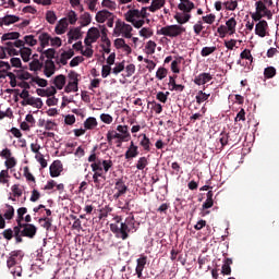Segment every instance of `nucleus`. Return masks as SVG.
Masks as SVG:
<instances>
[{
	"label": "nucleus",
	"mask_w": 279,
	"mask_h": 279,
	"mask_svg": "<svg viewBox=\"0 0 279 279\" xmlns=\"http://www.w3.org/2000/svg\"><path fill=\"white\" fill-rule=\"evenodd\" d=\"M38 232V228L32 223L20 222L14 227V238L16 243H23V236L34 239Z\"/></svg>",
	"instance_id": "nucleus-1"
},
{
	"label": "nucleus",
	"mask_w": 279,
	"mask_h": 279,
	"mask_svg": "<svg viewBox=\"0 0 279 279\" xmlns=\"http://www.w3.org/2000/svg\"><path fill=\"white\" fill-rule=\"evenodd\" d=\"M114 221L116 223L110 225V230L114 233L116 239H122V241L130 239V232H132V229L125 222H122L123 218L117 216L114 217Z\"/></svg>",
	"instance_id": "nucleus-2"
},
{
	"label": "nucleus",
	"mask_w": 279,
	"mask_h": 279,
	"mask_svg": "<svg viewBox=\"0 0 279 279\" xmlns=\"http://www.w3.org/2000/svg\"><path fill=\"white\" fill-rule=\"evenodd\" d=\"M184 32H186L184 26L174 24L161 27L159 31H157V34L168 36L169 38H178V36H182Z\"/></svg>",
	"instance_id": "nucleus-3"
},
{
	"label": "nucleus",
	"mask_w": 279,
	"mask_h": 279,
	"mask_svg": "<svg viewBox=\"0 0 279 279\" xmlns=\"http://www.w3.org/2000/svg\"><path fill=\"white\" fill-rule=\"evenodd\" d=\"M68 80L69 82L64 87V93H77L80 90V74L75 71H70Z\"/></svg>",
	"instance_id": "nucleus-4"
},
{
	"label": "nucleus",
	"mask_w": 279,
	"mask_h": 279,
	"mask_svg": "<svg viewBox=\"0 0 279 279\" xmlns=\"http://www.w3.org/2000/svg\"><path fill=\"white\" fill-rule=\"evenodd\" d=\"M21 260H23V252L22 251H12L7 260V266L9 269H12L16 265H20Z\"/></svg>",
	"instance_id": "nucleus-5"
},
{
	"label": "nucleus",
	"mask_w": 279,
	"mask_h": 279,
	"mask_svg": "<svg viewBox=\"0 0 279 279\" xmlns=\"http://www.w3.org/2000/svg\"><path fill=\"white\" fill-rule=\"evenodd\" d=\"M255 11L259 12L268 21H271V19H274V13L271 12V10H269V7L265 4V2H262L260 0L255 2Z\"/></svg>",
	"instance_id": "nucleus-6"
},
{
	"label": "nucleus",
	"mask_w": 279,
	"mask_h": 279,
	"mask_svg": "<svg viewBox=\"0 0 279 279\" xmlns=\"http://www.w3.org/2000/svg\"><path fill=\"white\" fill-rule=\"evenodd\" d=\"M146 265H147V256L141 255L136 259L135 274H136L137 278L143 279V271H144Z\"/></svg>",
	"instance_id": "nucleus-7"
},
{
	"label": "nucleus",
	"mask_w": 279,
	"mask_h": 279,
	"mask_svg": "<svg viewBox=\"0 0 279 279\" xmlns=\"http://www.w3.org/2000/svg\"><path fill=\"white\" fill-rule=\"evenodd\" d=\"M269 28V24L267 21L262 20L255 25V34L259 36V38H265L267 36V29Z\"/></svg>",
	"instance_id": "nucleus-8"
},
{
	"label": "nucleus",
	"mask_w": 279,
	"mask_h": 279,
	"mask_svg": "<svg viewBox=\"0 0 279 279\" xmlns=\"http://www.w3.org/2000/svg\"><path fill=\"white\" fill-rule=\"evenodd\" d=\"M62 171H64V168L62 166V161L54 160L50 165V177L51 178H59V175H60V173H62Z\"/></svg>",
	"instance_id": "nucleus-9"
},
{
	"label": "nucleus",
	"mask_w": 279,
	"mask_h": 279,
	"mask_svg": "<svg viewBox=\"0 0 279 279\" xmlns=\"http://www.w3.org/2000/svg\"><path fill=\"white\" fill-rule=\"evenodd\" d=\"M213 80V75L210 73L203 72L195 76L194 84L196 86H204V84H208Z\"/></svg>",
	"instance_id": "nucleus-10"
},
{
	"label": "nucleus",
	"mask_w": 279,
	"mask_h": 279,
	"mask_svg": "<svg viewBox=\"0 0 279 279\" xmlns=\"http://www.w3.org/2000/svg\"><path fill=\"white\" fill-rule=\"evenodd\" d=\"M90 168L94 172L93 178H101L102 180H106V172L104 171V168H101V163L94 162L90 165Z\"/></svg>",
	"instance_id": "nucleus-11"
},
{
	"label": "nucleus",
	"mask_w": 279,
	"mask_h": 279,
	"mask_svg": "<svg viewBox=\"0 0 279 279\" xmlns=\"http://www.w3.org/2000/svg\"><path fill=\"white\" fill-rule=\"evenodd\" d=\"M68 43L71 45L73 40H80L82 38V27H75L68 32Z\"/></svg>",
	"instance_id": "nucleus-12"
},
{
	"label": "nucleus",
	"mask_w": 279,
	"mask_h": 279,
	"mask_svg": "<svg viewBox=\"0 0 279 279\" xmlns=\"http://www.w3.org/2000/svg\"><path fill=\"white\" fill-rule=\"evenodd\" d=\"M181 3L178 4V8L181 12L189 13L192 10H195V3H193L191 0H180Z\"/></svg>",
	"instance_id": "nucleus-13"
},
{
	"label": "nucleus",
	"mask_w": 279,
	"mask_h": 279,
	"mask_svg": "<svg viewBox=\"0 0 279 279\" xmlns=\"http://www.w3.org/2000/svg\"><path fill=\"white\" fill-rule=\"evenodd\" d=\"M69 28V20L66 17L61 19L56 26V34L62 35L66 33Z\"/></svg>",
	"instance_id": "nucleus-14"
},
{
	"label": "nucleus",
	"mask_w": 279,
	"mask_h": 279,
	"mask_svg": "<svg viewBox=\"0 0 279 279\" xmlns=\"http://www.w3.org/2000/svg\"><path fill=\"white\" fill-rule=\"evenodd\" d=\"M4 46H0V60L8 58L7 51L14 48V41H2Z\"/></svg>",
	"instance_id": "nucleus-15"
},
{
	"label": "nucleus",
	"mask_w": 279,
	"mask_h": 279,
	"mask_svg": "<svg viewBox=\"0 0 279 279\" xmlns=\"http://www.w3.org/2000/svg\"><path fill=\"white\" fill-rule=\"evenodd\" d=\"M124 33H132V25L117 22L116 23V28H114V34H124Z\"/></svg>",
	"instance_id": "nucleus-16"
},
{
	"label": "nucleus",
	"mask_w": 279,
	"mask_h": 279,
	"mask_svg": "<svg viewBox=\"0 0 279 279\" xmlns=\"http://www.w3.org/2000/svg\"><path fill=\"white\" fill-rule=\"evenodd\" d=\"M140 138H142L140 145L143 147L144 151H151V140L147 137V134H141Z\"/></svg>",
	"instance_id": "nucleus-17"
},
{
	"label": "nucleus",
	"mask_w": 279,
	"mask_h": 279,
	"mask_svg": "<svg viewBox=\"0 0 279 279\" xmlns=\"http://www.w3.org/2000/svg\"><path fill=\"white\" fill-rule=\"evenodd\" d=\"M46 77H51L56 73V63L52 60H47L44 69Z\"/></svg>",
	"instance_id": "nucleus-18"
},
{
	"label": "nucleus",
	"mask_w": 279,
	"mask_h": 279,
	"mask_svg": "<svg viewBox=\"0 0 279 279\" xmlns=\"http://www.w3.org/2000/svg\"><path fill=\"white\" fill-rule=\"evenodd\" d=\"M53 84L58 90H62L66 84V76L64 74H59L53 78Z\"/></svg>",
	"instance_id": "nucleus-19"
},
{
	"label": "nucleus",
	"mask_w": 279,
	"mask_h": 279,
	"mask_svg": "<svg viewBox=\"0 0 279 279\" xmlns=\"http://www.w3.org/2000/svg\"><path fill=\"white\" fill-rule=\"evenodd\" d=\"M87 38L92 39V43H96L101 37V33L97 27H90L87 32Z\"/></svg>",
	"instance_id": "nucleus-20"
},
{
	"label": "nucleus",
	"mask_w": 279,
	"mask_h": 279,
	"mask_svg": "<svg viewBox=\"0 0 279 279\" xmlns=\"http://www.w3.org/2000/svg\"><path fill=\"white\" fill-rule=\"evenodd\" d=\"M114 191H118L120 193H128L129 189L125 185V181L123 180V178L120 179H116V183H114Z\"/></svg>",
	"instance_id": "nucleus-21"
},
{
	"label": "nucleus",
	"mask_w": 279,
	"mask_h": 279,
	"mask_svg": "<svg viewBox=\"0 0 279 279\" xmlns=\"http://www.w3.org/2000/svg\"><path fill=\"white\" fill-rule=\"evenodd\" d=\"M136 19H141V11L138 9L129 10L125 14V21L134 22Z\"/></svg>",
	"instance_id": "nucleus-22"
},
{
	"label": "nucleus",
	"mask_w": 279,
	"mask_h": 279,
	"mask_svg": "<svg viewBox=\"0 0 279 279\" xmlns=\"http://www.w3.org/2000/svg\"><path fill=\"white\" fill-rule=\"evenodd\" d=\"M118 138V143H123L125 140L121 136V133H117V131H108L107 141L109 145H112V140Z\"/></svg>",
	"instance_id": "nucleus-23"
},
{
	"label": "nucleus",
	"mask_w": 279,
	"mask_h": 279,
	"mask_svg": "<svg viewBox=\"0 0 279 279\" xmlns=\"http://www.w3.org/2000/svg\"><path fill=\"white\" fill-rule=\"evenodd\" d=\"M226 27L229 32V36H233V34H236V19L231 17L226 22Z\"/></svg>",
	"instance_id": "nucleus-24"
},
{
	"label": "nucleus",
	"mask_w": 279,
	"mask_h": 279,
	"mask_svg": "<svg viewBox=\"0 0 279 279\" xmlns=\"http://www.w3.org/2000/svg\"><path fill=\"white\" fill-rule=\"evenodd\" d=\"M73 56H75V52L73 51V49L62 52L60 57V64H62L63 66H66L68 60H71Z\"/></svg>",
	"instance_id": "nucleus-25"
},
{
	"label": "nucleus",
	"mask_w": 279,
	"mask_h": 279,
	"mask_svg": "<svg viewBox=\"0 0 279 279\" xmlns=\"http://www.w3.org/2000/svg\"><path fill=\"white\" fill-rule=\"evenodd\" d=\"M19 38H21V33L11 32V33L3 34L1 36V43H5L8 40H19Z\"/></svg>",
	"instance_id": "nucleus-26"
},
{
	"label": "nucleus",
	"mask_w": 279,
	"mask_h": 279,
	"mask_svg": "<svg viewBox=\"0 0 279 279\" xmlns=\"http://www.w3.org/2000/svg\"><path fill=\"white\" fill-rule=\"evenodd\" d=\"M215 193L213 191L207 192V199L203 204V210H208V208H213L215 206V201L213 199Z\"/></svg>",
	"instance_id": "nucleus-27"
},
{
	"label": "nucleus",
	"mask_w": 279,
	"mask_h": 279,
	"mask_svg": "<svg viewBox=\"0 0 279 279\" xmlns=\"http://www.w3.org/2000/svg\"><path fill=\"white\" fill-rule=\"evenodd\" d=\"M38 38L41 49H45V47H49V43H51V36L49 35V33H41Z\"/></svg>",
	"instance_id": "nucleus-28"
},
{
	"label": "nucleus",
	"mask_w": 279,
	"mask_h": 279,
	"mask_svg": "<svg viewBox=\"0 0 279 279\" xmlns=\"http://www.w3.org/2000/svg\"><path fill=\"white\" fill-rule=\"evenodd\" d=\"M92 22H93V16H90V13L88 12H85L80 16L81 28L88 27V24Z\"/></svg>",
	"instance_id": "nucleus-29"
},
{
	"label": "nucleus",
	"mask_w": 279,
	"mask_h": 279,
	"mask_svg": "<svg viewBox=\"0 0 279 279\" xmlns=\"http://www.w3.org/2000/svg\"><path fill=\"white\" fill-rule=\"evenodd\" d=\"M112 13H110L108 10H102V11H99L97 14H96V21L97 23H106V20L107 19H110Z\"/></svg>",
	"instance_id": "nucleus-30"
},
{
	"label": "nucleus",
	"mask_w": 279,
	"mask_h": 279,
	"mask_svg": "<svg viewBox=\"0 0 279 279\" xmlns=\"http://www.w3.org/2000/svg\"><path fill=\"white\" fill-rule=\"evenodd\" d=\"M19 21H21V17L16 16V15H5L4 17H2V24L3 25H14V23H19Z\"/></svg>",
	"instance_id": "nucleus-31"
},
{
	"label": "nucleus",
	"mask_w": 279,
	"mask_h": 279,
	"mask_svg": "<svg viewBox=\"0 0 279 279\" xmlns=\"http://www.w3.org/2000/svg\"><path fill=\"white\" fill-rule=\"evenodd\" d=\"M96 162H99V165L105 173H108V171H110L111 167L114 166V163L112 162L111 159H107V160L98 159Z\"/></svg>",
	"instance_id": "nucleus-32"
},
{
	"label": "nucleus",
	"mask_w": 279,
	"mask_h": 279,
	"mask_svg": "<svg viewBox=\"0 0 279 279\" xmlns=\"http://www.w3.org/2000/svg\"><path fill=\"white\" fill-rule=\"evenodd\" d=\"M278 74V71L275 66H267L264 69V77L265 80H274V76Z\"/></svg>",
	"instance_id": "nucleus-33"
},
{
	"label": "nucleus",
	"mask_w": 279,
	"mask_h": 279,
	"mask_svg": "<svg viewBox=\"0 0 279 279\" xmlns=\"http://www.w3.org/2000/svg\"><path fill=\"white\" fill-rule=\"evenodd\" d=\"M117 131L120 132L121 137L124 138V142L132 138V135H130V131L128 130V125H118Z\"/></svg>",
	"instance_id": "nucleus-34"
},
{
	"label": "nucleus",
	"mask_w": 279,
	"mask_h": 279,
	"mask_svg": "<svg viewBox=\"0 0 279 279\" xmlns=\"http://www.w3.org/2000/svg\"><path fill=\"white\" fill-rule=\"evenodd\" d=\"M26 104L28 106H33V108H38V109L43 108V99L40 98H34L28 96L26 99Z\"/></svg>",
	"instance_id": "nucleus-35"
},
{
	"label": "nucleus",
	"mask_w": 279,
	"mask_h": 279,
	"mask_svg": "<svg viewBox=\"0 0 279 279\" xmlns=\"http://www.w3.org/2000/svg\"><path fill=\"white\" fill-rule=\"evenodd\" d=\"M166 0H153L150 7L148 8L149 12H156L160 8H165Z\"/></svg>",
	"instance_id": "nucleus-36"
},
{
	"label": "nucleus",
	"mask_w": 279,
	"mask_h": 279,
	"mask_svg": "<svg viewBox=\"0 0 279 279\" xmlns=\"http://www.w3.org/2000/svg\"><path fill=\"white\" fill-rule=\"evenodd\" d=\"M20 56H21L23 62H29V58L32 56L31 48H27V47L21 48Z\"/></svg>",
	"instance_id": "nucleus-37"
},
{
	"label": "nucleus",
	"mask_w": 279,
	"mask_h": 279,
	"mask_svg": "<svg viewBox=\"0 0 279 279\" xmlns=\"http://www.w3.org/2000/svg\"><path fill=\"white\" fill-rule=\"evenodd\" d=\"M222 5H225L226 10L234 12V10L239 8V2L236 0H227L222 3Z\"/></svg>",
	"instance_id": "nucleus-38"
},
{
	"label": "nucleus",
	"mask_w": 279,
	"mask_h": 279,
	"mask_svg": "<svg viewBox=\"0 0 279 279\" xmlns=\"http://www.w3.org/2000/svg\"><path fill=\"white\" fill-rule=\"evenodd\" d=\"M5 208L7 209L3 215L4 219H7L9 221L14 219V207L10 204H5Z\"/></svg>",
	"instance_id": "nucleus-39"
},
{
	"label": "nucleus",
	"mask_w": 279,
	"mask_h": 279,
	"mask_svg": "<svg viewBox=\"0 0 279 279\" xmlns=\"http://www.w3.org/2000/svg\"><path fill=\"white\" fill-rule=\"evenodd\" d=\"M85 130H95L97 128V119L95 118H87L84 122Z\"/></svg>",
	"instance_id": "nucleus-40"
},
{
	"label": "nucleus",
	"mask_w": 279,
	"mask_h": 279,
	"mask_svg": "<svg viewBox=\"0 0 279 279\" xmlns=\"http://www.w3.org/2000/svg\"><path fill=\"white\" fill-rule=\"evenodd\" d=\"M210 97V94L204 93V90H198L195 99L196 104H204V101H208V98Z\"/></svg>",
	"instance_id": "nucleus-41"
},
{
	"label": "nucleus",
	"mask_w": 279,
	"mask_h": 279,
	"mask_svg": "<svg viewBox=\"0 0 279 279\" xmlns=\"http://www.w3.org/2000/svg\"><path fill=\"white\" fill-rule=\"evenodd\" d=\"M215 51H217L216 46L203 47V49L201 50V56L202 58H208V56H211V53H215Z\"/></svg>",
	"instance_id": "nucleus-42"
},
{
	"label": "nucleus",
	"mask_w": 279,
	"mask_h": 279,
	"mask_svg": "<svg viewBox=\"0 0 279 279\" xmlns=\"http://www.w3.org/2000/svg\"><path fill=\"white\" fill-rule=\"evenodd\" d=\"M25 215H27V209L26 207H21L17 209V218H16V223H23L24 219H25Z\"/></svg>",
	"instance_id": "nucleus-43"
},
{
	"label": "nucleus",
	"mask_w": 279,
	"mask_h": 279,
	"mask_svg": "<svg viewBox=\"0 0 279 279\" xmlns=\"http://www.w3.org/2000/svg\"><path fill=\"white\" fill-rule=\"evenodd\" d=\"M240 58H241V60H248L251 64H252V62H254V57L252 56V51L250 49H244L240 53Z\"/></svg>",
	"instance_id": "nucleus-44"
},
{
	"label": "nucleus",
	"mask_w": 279,
	"mask_h": 279,
	"mask_svg": "<svg viewBox=\"0 0 279 279\" xmlns=\"http://www.w3.org/2000/svg\"><path fill=\"white\" fill-rule=\"evenodd\" d=\"M24 45H28L29 47H36L38 45V40L34 38V35L24 36Z\"/></svg>",
	"instance_id": "nucleus-45"
},
{
	"label": "nucleus",
	"mask_w": 279,
	"mask_h": 279,
	"mask_svg": "<svg viewBox=\"0 0 279 279\" xmlns=\"http://www.w3.org/2000/svg\"><path fill=\"white\" fill-rule=\"evenodd\" d=\"M39 223H41V228H45V230H50L51 228V222L53 221V219L49 218V217H44V218H39Z\"/></svg>",
	"instance_id": "nucleus-46"
},
{
	"label": "nucleus",
	"mask_w": 279,
	"mask_h": 279,
	"mask_svg": "<svg viewBox=\"0 0 279 279\" xmlns=\"http://www.w3.org/2000/svg\"><path fill=\"white\" fill-rule=\"evenodd\" d=\"M184 60V58L179 57L175 60L172 61L171 63V71L172 73H180V68H178L179 64H182V61Z\"/></svg>",
	"instance_id": "nucleus-47"
},
{
	"label": "nucleus",
	"mask_w": 279,
	"mask_h": 279,
	"mask_svg": "<svg viewBox=\"0 0 279 279\" xmlns=\"http://www.w3.org/2000/svg\"><path fill=\"white\" fill-rule=\"evenodd\" d=\"M175 20L180 25H184V23H189V21H191V14L184 12L183 14L175 16Z\"/></svg>",
	"instance_id": "nucleus-48"
},
{
	"label": "nucleus",
	"mask_w": 279,
	"mask_h": 279,
	"mask_svg": "<svg viewBox=\"0 0 279 279\" xmlns=\"http://www.w3.org/2000/svg\"><path fill=\"white\" fill-rule=\"evenodd\" d=\"M46 21L50 24L53 25L58 21V16L56 15V12L53 11H47L46 12Z\"/></svg>",
	"instance_id": "nucleus-49"
},
{
	"label": "nucleus",
	"mask_w": 279,
	"mask_h": 279,
	"mask_svg": "<svg viewBox=\"0 0 279 279\" xmlns=\"http://www.w3.org/2000/svg\"><path fill=\"white\" fill-rule=\"evenodd\" d=\"M148 165H149V161L147 160V157H141L137 160L136 169H138V171H143V169H145V167H147Z\"/></svg>",
	"instance_id": "nucleus-50"
},
{
	"label": "nucleus",
	"mask_w": 279,
	"mask_h": 279,
	"mask_svg": "<svg viewBox=\"0 0 279 279\" xmlns=\"http://www.w3.org/2000/svg\"><path fill=\"white\" fill-rule=\"evenodd\" d=\"M101 41L108 47H112V43L110 41V38H108V28L106 27L101 29Z\"/></svg>",
	"instance_id": "nucleus-51"
},
{
	"label": "nucleus",
	"mask_w": 279,
	"mask_h": 279,
	"mask_svg": "<svg viewBox=\"0 0 279 279\" xmlns=\"http://www.w3.org/2000/svg\"><path fill=\"white\" fill-rule=\"evenodd\" d=\"M40 69H43V62H40V60L34 59V60L29 63V70H31V71H40Z\"/></svg>",
	"instance_id": "nucleus-52"
},
{
	"label": "nucleus",
	"mask_w": 279,
	"mask_h": 279,
	"mask_svg": "<svg viewBox=\"0 0 279 279\" xmlns=\"http://www.w3.org/2000/svg\"><path fill=\"white\" fill-rule=\"evenodd\" d=\"M124 156H125V160H131V158H136V156H138V149L128 148Z\"/></svg>",
	"instance_id": "nucleus-53"
},
{
	"label": "nucleus",
	"mask_w": 279,
	"mask_h": 279,
	"mask_svg": "<svg viewBox=\"0 0 279 279\" xmlns=\"http://www.w3.org/2000/svg\"><path fill=\"white\" fill-rule=\"evenodd\" d=\"M24 178H26L27 182H33V184H36V177L29 172V167H24Z\"/></svg>",
	"instance_id": "nucleus-54"
},
{
	"label": "nucleus",
	"mask_w": 279,
	"mask_h": 279,
	"mask_svg": "<svg viewBox=\"0 0 279 279\" xmlns=\"http://www.w3.org/2000/svg\"><path fill=\"white\" fill-rule=\"evenodd\" d=\"M124 223L131 229L136 230V220L134 219V216H129L125 218Z\"/></svg>",
	"instance_id": "nucleus-55"
},
{
	"label": "nucleus",
	"mask_w": 279,
	"mask_h": 279,
	"mask_svg": "<svg viewBox=\"0 0 279 279\" xmlns=\"http://www.w3.org/2000/svg\"><path fill=\"white\" fill-rule=\"evenodd\" d=\"M11 191H12L14 197H22V195H23V189H21V185H19V184L12 185Z\"/></svg>",
	"instance_id": "nucleus-56"
},
{
	"label": "nucleus",
	"mask_w": 279,
	"mask_h": 279,
	"mask_svg": "<svg viewBox=\"0 0 279 279\" xmlns=\"http://www.w3.org/2000/svg\"><path fill=\"white\" fill-rule=\"evenodd\" d=\"M68 21L70 25H75V23H77V13H75L73 10L69 11Z\"/></svg>",
	"instance_id": "nucleus-57"
},
{
	"label": "nucleus",
	"mask_w": 279,
	"mask_h": 279,
	"mask_svg": "<svg viewBox=\"0 0 279 279\" xmlns=\"http://www.w3.org/2000/svg\"><path fill=\"white\" fill-rule=\"evenodd\" d=\"M32 82H34L35 84H38L41 88L47 87V80L45 78H40L39 76H34L32 77Z\"/></svg>",
	"instance_id": "nucleus-58"
},
{
	"label": "nucleus",
	"mask_w": 279,
	"mask_h": 279,
	"mask_svg": "<svg viewBox=\"0 0 279 279\" xmlns=\"http://www.w3.org/2000/svg\"><path fill=\"white\" fill-rule=\"evenodd\" d=\"M2 236L3 239H5L7 241H12V239H14V228L12 229H7L2 232Z\"/></svg>",
	"instance_id": "nucleus-59"
},
{
	"label": "nucleus",
	"mask_w": 279,
	"mask_h": 279,
	"mask_svg": "<svg viewBox=\"0 0 279 279\" xmlns=\"http://www.w3.org/2000/svg\"><path fill=\"white\" fill-rule=\"evenodd\" d=\"M13 267L14 268H11L12 276H17L19 278H21V276H23V267H21V265L19 264Z\"/></svg>",
	"instance_id": "nucleus-60"
},
{
	"label": "nucleus",
	"mask_w": 279,
	"mask_h": 279,
	"mask_svg": "<svg viewBox=\"0 0 279 279\" xmlns=\"http://www.w3.org/2000/svg\"><path fill=\"white\" fill-rule=\"evenodd\" d=\"M217 32L221 38H226V36H228V34H230V32L228 31V27L226 25H220L217 28Z\"/></svg>",
	"instance_id": "nucleus-61"
},
{
	"label": "nucleus",
	"mask_w": 279,
	"mask_h": 279,
	"mask_svg": "<svg viewBox=\"0 0 279 279\" xmlns=\"http://www.w3.org/2000/svg\"><path fill=\"white\" fill-rule=\"evenodd\" d=\"M17 80H32V74L25 71H19L16 73Z\"/></svg>",
	"instance_id": "nucleus-62"
},
{
	"label": "nucleus",
	"mask_w": 279,
	"mask_h": 279,
	"mask_svg": "<svg viewBox=\"0 0 279 279\" xmlns=\"http://www.w3.org/2000/svg\"><path fill=\"white\" fill-rule=\"evenodd\" d=\"M217 19V16L213 13L205 15L202 17V20L207 23V25H213V23H215V20Z\"/></svg>",
	"instance_id": "nucleus-63"
},
{
	"label": "nucleus",
	"mask_w": 279,
	"mask_h": 279,
	"mask_svg": "<svg viewBox=\"0 0 279 279\" xmlns=\"http://www.w3.org/2000/svg\"><path fill=\"white\" fill-rule=\"evenodd\" d=\"M167 69L166 68H159L156 72V77L158 80H165V77H167Z\"/></svg>",
	"instance_id": "nucleus-64"
}]
</instances>
